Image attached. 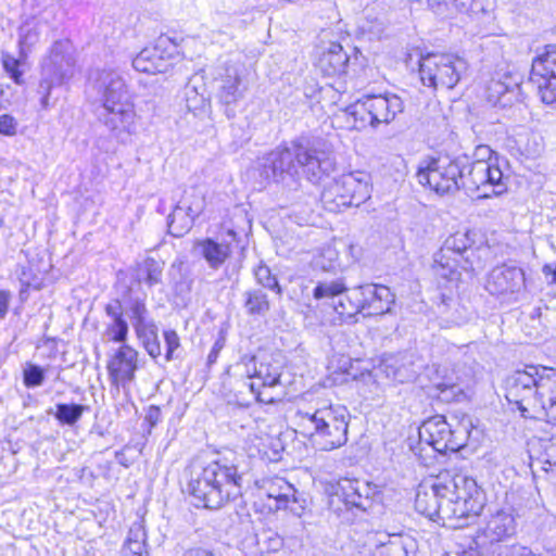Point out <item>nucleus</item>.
Listing matches in <instances>:
<instances>
[{"label":"nucleus","mask_w":556,"mask_h":556,"mask_svg":"<svg viewBox=\"0 0 556 556\" xmlns=\"http://www.w3.org/2000/svg\"><path fill=\"white\" fill-rule=\"evenodd\" d=\"M506 399L526 418H545L556 424V370L526 365L506 379Z\"/></svg>","instance_id":"nucleus-1"},{"label":"nucleus","mask_w":556,"mask_h":556,"mask_svg":"<svg viewBox=\"0 0 556 556\" xmlns=\"http://www.w3.org/2000/svg\"><path fill=\"white\" fill-rule=\"evenodd\" d=\"M92 87L101 103L97 111L98 121L112 139L122 144L129 143L137 131L138 115L125 80L117 72L103 70L97 74Z\"/></svg>","instance_id":"nucleus-2"},{"label":"nucleus","mask_w":556,"mask_h":556,"mask_svg":"<svg viewBox=\"0 0 556 556\" xmlns=\"http://www.w3.org/2000/svg\"><path fill=\"white\" fill-rule=\"evenodd\" d=\"M242 482L238 466L220 458L192 468L188 492L197 507L218 509L241 495Z\"/></svg>","instance_id":"nucleus-3"},{"label":"nucleus","mask_w":556,"mask_h":556,"mask_svg":"<svg viewBox=\"0 0 556 556\" xmlns=\"http://www.w3.org/2000/svg\"><path fill=\"white\" fill-rule=\"evenodd\" d=\"M301 433L320 451H332L348 442L349 412L344 406L325 405L296 414Z\"/></svg>","instance_id":"nucleus-4"},{"label":"nucleus","mask_w":556,"mask_h":556,"mask_svg":"<svg viewBox=\"0 0 556 556\" xmlns=\"http://www.w3.org/2000/svg\"><path fill=\"white\" fill-rule=\"evenodd\" d=\"M404 102L393 92L364 94L353 104L345 108L343 115L351 128L364 129L367 126L377 128L381 124H390L403 113Z\"/></svg>","instance_id":"nucleus-5"},{"label":"nucleus","mask_w":556,"mask_h":556,"mask_svg":"<svg viewBox=\"0 0 556 556\" xmlns=\"http://www.w3.org/2000/svg\"><path fill=\"white\" fill-rule=\"evenodd\" d=\"M468 167V155H440L422 160L417 168L418 182L439 195L455 194L460 190L462 173Z\"/></svg>","instance_id":"nucleus-6"},{"label":"nucleus","mask_w":556,"mask_h":556,"mask_svg":"<svg viewBox=\"0 0 556 556\" xmlns=\"http://www.w3.org/2000/svg\"><path fill=\"white\" fill-rule=\"evenodd\" d=\"M326 492L329 496V508L338 515L344 510L369 511L381 501L378 485L359 479L341 478L334 483H329Z\"/></svg>","instance_id":"nucleus-7"},{"label":"nucleus","mask_w":556,"mask_h":556,"mask_svg":"<svg viewBox=\"0 0 556 556\" xmlns=\"http://www.w3.org/2000/svg\"><path fill=\"white\" fill-rule=\"evenodd\" d=\"M447 421L445 416L435 415L419 428L420 442L430 445L435 452L445 454L465 447L470 435L471 421L468 417Z\"/></svg>","instance_id":"nucleus-8"},{"label":"nucleus","mask_w":556,"mask_h":556,"mask_svg":"<svg viewBox=\"0 0 556 556\" xmlns=\"http://www.w3.org/2000/svg\"><path fill=\"white\" fill-rule=\"evenodd\" d=\"M467 71V62L450 53H427L419 60V75L424 86L453 89Z\"/></svg>","instance_id":"nucleus-9"},{"label":"nucleus","mask_w":556,"mask_h":556,"mask_svg":"<svg viewBox=\"0 0 556 556\" xmlns=\"http://www.w3.org/2000/svg\"><path fill=\"white\" fill-rule=\"evenodd\" d=\"M75 59L68 40H58L53 43L50 54L42 63L41 79L38 92L42 94L41 104L48 105L51 89L63 84L74 75Z\"/></svg>","instance_id":"nucleus-10"},{"label":"nucleus","mask_w":556,"mask_h":556,"mask_svg":"<svg viewBox=\"0 0 556 556\" xmlns=\"http://www.w3.org/2000/svg\"><path fill=\"white\" fill-rule=\"evenodd\" d=\"M370 175L367 172H351L336 179L321 194L325 203L337 208L359 206L370 198Z\"/></svg>","instance_id":"nucleus-11"},{"label":"nucleus","mask_w":556,"mask_h":556,"mask_svg":"<svg viewBox=\"0 0 556 556\" xmlns=\"http://www.w3.org/2000/svg\"><path fill=\"white\" fill-rule=\"evenodd\" d=\"M258 173L265 181H274L296 189L299 170L294 141L290 147H279L264 155L260 161Z\"/></svg>","instance_id":"nucleus-12"},{"label":"nucleus","mask_w":556,"mask_h":556,"mask_svg":"<svg viewBox=\"0 0 556 556\" xmlns=\"http://www.w3.org/2000/svg\"><path fill=\"white\" fill-rule=\"evenodd\" d=\"M298 168L313 184H318L334 170L336 161L332 153L321 142L299 139L294 141Z\"/></svg>","instance_id":"nucleus-13"},{"label":"nucleus","mask_w":556,"mask_h":556,"mask_svg":"<svg viewBox=\"0 0 556 556\" xmlns=\"http://www.w3.org/2000/svg\"><path fill=\"white\" fill-rule=\"evenodd\" d=\"M460 189L468 194L476 193L478 198H490L505 191L503 173L498 166L486 163H470L462 173Z\"/></svg>","instance_id":"nucleus-14"},{"label":"nucleus","mask_w":556,"mask_h":556,"mask_svg":"<svg viewBox=\"0 0 556 556\" xmlns=\"http://www.w3.org/2000/svg\"><path fill=\"white\" fill-rule=\"evenodd\" d=\"M476 232L466 230V231H457L454 235L450 236L444 245L441 248V252L443 254H455L457 256H464V261L466 266L464 267L466 270H477L482 269L485 266V263L490 260L492 255V251L490 245L480 244L477 248H473L476 243L475 237Z\"/></svg>","instance_id":"nucleus-15"},{"label":"nucleus","mask_w":556,"mask_h":556,"mask_svg":"<svg viewBox=\"0 0 556 556\" xmlns=\"http://www.w3.org/2000/svg\"><path fill=\"white\" fill-rule=\"evenodd\" d=\"M348 291L341 279L318 282L314 288L313 296L316 300L331 299L337 314L343 323H353L356 315L362 314L359 296L355 298V288Z\"/></svg>","instance_id":"nucleus-16"},{"label":"nucleus","mask_w":556,"mask_h":556,"mask_svg":"<svg viewBox=\"0 0 556 556\" xmlns=\"http://www.w3.org/2000/svg\"><path fill=\"white\" fill-rule=\"evenodd\" d=\"M178 54L176 42L166 35H161L153 47L142 49L132 60V67L141 73H165Z\"/></svg>","instance_id":"nucleus-17"},{"label":"nucleus","mask_w":556,"mask_h":556,"mask_svg":"<svg viewBox=\"0 0 556 556\" xmlns=\"http://www.w3.org/2000/svg\"><path fill=\"white\" fill-rule=\"evenodd\" d=\"M530 81L538 87L543 102H556V47L547 46L533 59Z\"/></svg>","instance_id":"nucleus-18"},{"label":"nucleus","mask_w":556,"mask_h":556,"mask_svg":"<svg viewBox=\"0 0 556 556\" xmlns=\"http://www.w3.org/2000/svg\"><path fill=\"white\" fill-rule=\"evenodd\" d=\"M139 353L132 346L123 343L110 355L106 369L111 384L118 388H127L136 377L139 369Z\"/></svg>","instance_id":"nucleus-19"},{"label":"nucleus","mask_w":556,"mask_h":556,"mask_svg":"<svg viewBox=\"0 0 556 556\" xmlns=\"http://www.w3.org/2000/svg\"><path fill=\"white\" fill-rule=\"evenodd\" d=\"M245 67L241 63H226L217 83V98L225 104H236L243 99L248 90Z\"/></svg>","instance_id":"nucleus-20"},{"label":"nucleus","mask_w":556,"mask_h":556,"mask_svg":"<svg viewBox=\"0 0 556 556\" xmlns=\"http://www.w3.org/2000/svg\"><path fill=\"white\" fill-rule=\"evenodd\" d=\"M359 296L362 314L368 316H382L391 313L395 303V295L384 285L366 283L355 287V298Z\"/></svg>","instance_id":"nucleus-21"},{"label":"nucleus","mask_w":556,"mask_h":556,"mask_svg":"<svg viewBox=\"0 0 556 556\" xmlns=\"http://www.w3.org/2000/svg\"><path fill=\"white\" fill-rule=\"evenodd\" d=\"M443 479L439 476L430 485H420L415 497L416 510L432 520H442V508L450 492Z\"/></svg>","instance_id":"nucleus-22"},{"label":"nucleus","mask_w":556,"mask_h":556,"mask_svg":"<svg viewBox=\"0 0 556 556\" xmlns=\"http://www.w3.org/2000/svg\"><path fill=\"white\" fill-rule=\"evenodd\" d=\"M525 281L522 268L502 264L490 271L485 288L491 294L502 295L519 292L525 287Z\"/></svg>","instance_id":"nucleus-23"},{"label":"nucleus","mask_w":556,"mask_h":556,"mask_svg":"<svg viewBox=\"0 0 556 556\" xmlns=\"http://www.w3.org/2000/svg\"><path fill=\"white\" fill-rule=\"evenodd\" d=\"M440 476L444 477L443 485L448 488V495L465 503H470V508H483L485 497L482 489L473 478L462 473L451 476L448 472L441 473Z\"/></svg>","instance_id":"nucleus-24"},{"label":"nucleus","mask_w":556,"mask_h":556,"mask_svg":"<svg viewBox=\"0 0 556 556\" xmlns=\"http://www.w3.org/2000/svg\"><path fill=\"white\" fill-rule=\"evenodd\" d=\"M514 533V517L504 510H497L490 516L485 526L478 531L475 542L478 546H483L503 541Z\"/></svg>","instance_id":"nucleus-25"},{"label":"nucleus","mask_w":556,"mask_h":556,"mask_svg":"<svg viewBox=\"0 0 556 556\" xmlns=\"http://www.w3.org/2000/svg\"><path fill=\"white\" fill-rule=\"evenodd\" d=\"M520 83L513 75H505L504 79H492L486 87V101L492 106H511L520 101Z\"/></svg>","instance_id":"nucleus-26"},{"label":"nucleus","mask_w":556,"mask_h":556,"mask_svg":"<svg viewBox=\"0 0 556 556\" xmlns=\"http://www.w3.org/2000/svg\"><path fill=\"white\" fill-rule=\"evenodd\" d=\"M380 368L388 378L405 383L417 377L419 366L416 365L415 355L405 352L386 356Z\"/></svg>","instance_id":"nucleus-27"},{"label":"nucleus","mask_w":556,"mask_h":556,"mask_svg":"<svg viewBox=\"0 0 556 556\" xmlns=\"http://www.w3.org/2000/svg\"><path fill=\"white\" fill-rule=\"evenodd\" d=\"M104 313L109 318L105 324L104 336L109 341L115 343H126L128 339L129 326L124 315V307L119 300L115 299L105 304Z\"/></svg>","instance_id":"nucleus-28"},{"label":"nucleus","mask_w":556,"mask_h":556,"mask_svg":"<svg viewBox=\"0 0 556 556\" xmlns=\"http://www.w3.org/2000/svg\"><path fill=\"white\" fill-rule=\"evenodd\" d=\"M470 503H465L454 496L447 495L442 508V521L451 528H463L468 519L480 515L482 508H470Z\"/></svg>","instance_id":"nucleus-29"},{"label":"nucleus","mask_w":556,"mask_h":556,"mask_svg":"<svg viewBox=\"0 0 556 556\" xmlns=\"http://www.w3.org/2000/svg\"><path fill=\"white\" fill-rule=\"evenodd\" d=\"M416 544L410 536L403 534H382L372 551L374 556H410Z\"/></svg>","instance_id":"nucleus-30"},{"label":"nucleus","mask_w":556,"mask_h":556,"mask_svg":"<svg viewBox=\"0 0 556 556\" xmlns=\"http://www.w3.org/2000/svg\"><path fill=\"white\" fill-rule=\"evenodd\" d=\"M350 63L349 54L340 43L331 42L318 60V67L326 76H341L346 74Z\"/></svg>","instance_id":"nucleus-31"},{"label":"nucleus","mask_w":556,"mask_h":556,"mask_svg":"<svg viewBox=\"0 0 556 556\" xmlns=\"http://www.w3.org/2000/svg\"><path fill=\"white\" fill-rule=\"evenodd\" d=\"M442 372V377L433 382L431 394L445 403L460 402L466 396L460 378L454 371L447 372L446 368Z\"/></svg>","instance_id":"nucleus-32"},{"label":"nucleus","mask_w":556,"mask_h":556,"mask_svg":"<svg viewBox=\"0 0 556 556\" xmlns=\"http://www.w3.org/2000/svg\"><path fill=\"white\" fill-rule=\"evenodd\" d=\"M261 492L267 498L275 501L274 506L269 504L270 508L285 509L288 507L291 500L296 502L293 485L282 478H274L264 481Z\"/></svg>","instance_id":"nucleus-33"},{"label":"nucleus","mask_w":556,"mask_h":556,"mask_svg":"<svg viewBox=\"0 0 556 556\" xmlns=\"http://www.w3.org/2000/svg\"><path fill=\"white\" fill-rule=\"evenodd\" d=\"M244 366L248 378H257L261 381L260 386L274 387L279 383L281 376V368L277 364L261 363L256 367L255 357L244 356L237 367Z\"/></svg>","instance_id":"nucleus-34"},{"label":"nucleus","mask_w":556,"mask_h":556,"mask_svg":"<svg viewBox=\"0 0 556 556\" xmlns=\"http://www.w3.org/2000/svg\"><path fill=\"white\" fill-rule=\"evenodd\" d=\"M194 251L206 261L212 269H218L231 255L228 243H219L211 238L197 241Z\"/></svg>","instance_id":"nucleus-35"},{"label":"nucleus","mask_w":556,"mask_h":556,"mask_svg":"<svg viewBox=\"0 0 556 556\" xmlns=\"http://www.w3.org/2000/svg\"><path fill=\"white\" fill-rule=\"evenodd\" d=\"M121 556H149L147 532L142 521H135L130 526Z\"/></svg>","instance_id":"nucleus-36"},{"label":"nucleus","mask_w":556,"mask_h":556,"mask_svg":"<svg viewBox=\"0 0 556 556\" xmlns=\"http://www.w3.org/2000/svg\"><path fill=\"white\" fill-rule=\"evenodd\" d=\"M197 217L178 202L167 218L168 232L177 238L182 237L192 228Z\"/></svg>","instance_id":"nucleus-37"},{"label":"nucleus","mask_w":556,"mask_h":556,"mask_svg":"<svg viewBox=\"0 0 556 556\" xmlns=\"http://www.w3.org/2000/svg\"><path fill=\"white\" fill-rule=\"evenodd\" d=\"M163 269L164 262L147 257L137 266V282L140 285L143 281L149 288L162 283Z\"/></svg>","instance_id":"nucleus-38"},{"label":"nucleus","mask_w":556,"mask_h":556,"mask_svg":"<svg viewBox=\"0 0 556 556\" xmlns=\"http://www.w3.org/2000/svg\"><path fill=\"white\" fill-rule=\"evenodd\" d=\"M89 410V406L76 403H58L55 410L52 408L48 414H52L61 426L73 427L81 418L85 412Z\"/></svg>","instance_id":"nucleus-39"},{"label":"nucleus","mask_w":556,"mask_h":556,"mask_svg":"<svg viewBox=\"0 0 556 556\" xmlns=\"http://www.w3.org/2000/svg\"><path fill=\"white\" fill-rule=\"evenodd\" d=\"M458 260L439 251L433 258V270L435 275L447 281H457L460 277Z\"/></svg>","instance_id":"nucleus-40"},{"label":"nucleus","mask_w":556,"mask_h":556,"mask_svg":"<svg viewBox=\"0 0 556 556\" xmlns=\"http://www.w3.org/2000/svg\"><path fill=\"white\" fill-rule=\"evenodd\" d=\"M244 308L251 316H264L268 313L270 304L267 294L261 289L248 290L243 293Z\"/></svg>","instance_id":"nucleus-41"},{"label":"nucleus","mask_w":556,"mask_h":556,"mask_svg":"<svg viewBox=\"0 0 556 556\" xmlns=\"http://www.w3.org/2000/svg\"><path fill=\"white\" fill-rule=\"evenodd\" d=\"M40 30L38 23L35 20L25 22L20 27V53L21 56H26L27 52L39 41Z\"/></svg>","instance_id":"nucleus-42"},{"label":"nucleus","mask_w":556,"mask_h":556,"mask_svg":"<svg viewBox=\"0 0 556 556\" xmlns=\"http://www.w3.org/2000/svg\"><path fill=\"white\" fill-rule=\"evenodd\" d=\"M132 289H128L129 299L125 302V312L130 318L131 325L135 321L143 319L149 316V311L146 305V295L132 296Z\"/></svg>","instance_id":"nucleus-43"},{"label":"nucleus","mask_w":556,"mask_h":556,"mask_svg":"<svg viewBox=\"0 0 556 556\" xmlns=\"http://www.w3.org/2000/svg\"><path fill=\"white\" fill-rule=\"evenodd\" d=\"M179 203L190 211L191 215L200 216L205 207V198L200 190L191 188L189 191L185 192Z\"/></svg>","instance_id":"nucleus-44"},{"label":"nucleus","mask_w":556,"mask_h":556,"mask_svg":"<svg viewBox=\"0 0 556 556\" xmlns=\"http://www.w3.org/2000/svg\"><path fill=\"white\" fill-rule=\"evenodd\" d=\"M359 29L364 35H367L369 40L380 39L386 30V22L378 16L366 15Z\"/></svg>","instance_id":"nucleus-45"},{"label":"nucleus","mask_w":556,"mask_h":556,"mask_svg":"<svg viewBox=\"0 0 556 556\" xmlns=\"http://www.w3.org/2000/svg\"><path fill=\"white\" fill-rule=\"evenodd\" d=\"M45 381V369L39 365L26 363L23 369V382L27 388L40 387Z\"/></svg>","instance_id":"nucleus-46"},{"label":"nucleus","mask_w":556,"mask_h":556,"mask_svg":"<svg viewBox=\"0 0 556 556\" xmlns=\"http://www.w3.org/2000/svg\"><path fill=\"white\" fill-rule=\"evenodd\" d=\"M254 275H255L257 282L261 286H263L264 288H267L269 290L276 291L277 294L281 295L282 289L279 286L277 278L274 275H271L269 267L261 264L254 270Z\"/></svg>","instance_id":"nucleus-47"},{"label":"nucleus","mask_w":556,"mask_h":556,"mask_svg":"<svg viewBox=\"0 0 556 556\" xmlns=\"http://www.w3.org/2000/svg\"><path fill=\"white\" fill-rule=\"evenodd\" d=\"M1 62L5 73L14 80L15 84L21 85L23 83L20 71V60L11 55L9 52H1Z\"/></svg>","instance_id":"nucleus-48"},{"label":"nucleus","mask_w":556,"mask_h":556,"mask_svg":"<svg viewBox=\"0 0 556 556\" xmlns=\"http://www.w3.org/2000/svg\"><path fill=\"white\" fill-rule=\"evenodd\" d=\"M163 336L166 344L165 359L169 362L175 357L174 354L180 346V340L175 330H165Z\"/></svg>","instance_id":"nucleus-49"},{"label":"nucleus","mask_w":556,"mask_h":556,"mask_svg":"<svg viewBox=\"0 0 556 556\" xmlns=\"http://www.w3.org/2000/svg\"><path fill=\"white\" fill-rule=\"evenodd\" d=\"M131 326L139 340L147 336L149 337L154 332H157L156 325L152 319L149 318V316L138 321H135Z\"/></svg>","instance_id":"nucleus-50"},{"label":"nucleus","mask_w":556,"mask_h":556,"mask_svg":"<svg viewBox=\"0 0 556 556\" xmlns=\"http://www.w3.org/2000/svg\"><path fill=\"white\" fill-rule=\"evenodd\" d=\"M140 341H141L143 348L146 349V351L148 352V354L152 358L155 359L159 356H161L162 350H161V343H160V340L157 337V332H154L149 337L147 336V337L140 339Z\"/></svg>","instance_id":"nucleus-51"},{"label":"nucleus","mask_w":556,"mask_h":556,"mask_svg":"<svg viewBox=\"0 0 556 556\" xmlns=\"http://www.w3.org/2000/svg\"><path fill=\"white\" fill-rule=\"evenodd\" d=\"M494 9V0H472L467 14L478 16L486 14Z\"/></svg>","instance_id":"nucleus-52"},{"label":"nucleus","mask_w":556,"mask_h":556,"mask_svg":"<svg viewBox=\"0 0 556 556\" xmlns=\"http://www.w3.org/2000/svg\"><path fill=\"white\" fill-rule=\"evenodd\" d=\"M493 150L486 144H479L473 151V160L470 163H492Z\"/></svg>","instance_id":"nucleus-53"},{"label":"nucleus","mask_w":556,"mask_h":556,"mask_svg":"<svg viewBox=\"0 0 556 556\" xmlns=\"http://www.w3.org/2000/svg\"><path fill=\"white\" fill-rule=\"evenodd\" d=\"M17 123L15 118L9 114L0 116V134L5 136H13L16 132Z\"/></svg>","instance_id":"nucleus-54"},{"label":"nucleus","mask_w":556,"mask_h":556,"mask_svg":"<svg viewBox=\"0 0 556 556\" xmlns=\"http://www.w3.org/2000/svg\"><path fill=\"white\" fill-rule=\"evenodd\" d=\"M10 300V291L0 290V321L4 319L8 314Z\"/></svg>","instance_id":"nucleus-55"},{"label":"nucleus","mask_w":556,"mask_h":556,"mask_svg":"<svg viewBox=\"0 0 556 556\" xmlns=\"http://www.w3.org/2000/svg\"><path fill=\"white\" fill-rule=\"evenodd\" d=\"M146 420L151 427L156 426L161 421V409L159 406L151 405L146 415Z\"/></svg>","instance_id":"nucleus-56"},{"label":"nucleus","mask_w":556,"mask_h":556,"mask_svg":"<svg viewBox=\"0 0 556 556\" xmlns=\"http://www.w3.org/2000/svg\"><path fill=\"white\" fill-rule=\"evenodd\" d=\"M224 345H225L224 339H218L215 341L214 345L212 346V349L207 355V365H212L217 361L218 355H219L222 349L224 348Z\"/></svg>","instance_id":"nucleus-57"},{"label":"nucleus","mask_w":556,"mask_h":556,"mask_svg":"<svg viewBox=\"0 0 556 556\" xmlns=\"http://www.w3.org/2000/svg\"><path fill=\"white\" fill-rule=\"evenodd\" d=\"M182 556H215V554L208 548L195 546L185 551Z\"/></svg>","instance_id":"nucleus-58"},{"label":"nucleus","mask_w":556,"mask_h":556,"mask_svg":"<svg viewBox=\"0 0 556 556\" xmlns=\"http://www.w3.org/2000/svg\"><path fill=\"white\" fill-rule=\"evenodd\" d=\"M508 556H540L534 554L529 547L514 545L510 547Z\"/></svg>","instance_id":"nucleus-59"},{"label":"nucleus","mask_w":556,"mask_h":556,"mask_svg":"<svg viewBox=\"0 0 556 556\" xmlns=\"http://www.w3.org/2000/svg\"><path fill=\"white\" fill-rule=\"evenodd\" d=\"M20 280L24 286H26L28 288L29 287H33L35 289L39 288V282L37 281L36 277H30V275H28V273L25 268L21 273Z\"/></svg>","instance_id":"nucleus-60"},{"label":"nucleus","mask_w":556,"mask_h":556,"mask_svg":"<svg viewBox=\"0 0 556 556\" xmlns=\"http://www.w3.org/2000/svg\"><path fill=\"white\" fill-rule=\"evenodd\" d=\"M447 2V0H444ZM456 10L463 13H467L472 0H450Z\"/></svg>","instance_id":"nucleus-61"},{"label":"nucleus","mask_w":556,"mask_h":556,"mask_svg":"<svg viewBox=\"0 0 556 556\" xmlns=\"http://www.w3.org/2000/svg\"><path fill=\"white\" fill-rule=\"evenodd\" d=\"M455 304H456V302L453 299L442 295V301L438 305L439 312L441 314H447V308Z\"/></svg>","instance_id":"nucleus-62"},{"label":"nucleus","mask_w":556,"mask_h":556,"mask_svg":"<svg viewBox=\"0 0 556 556\" xmlns=\"http://www.w3.org/2000/svg\"><path fill=\"white\" fill-rule=\"evenodd\" d=\"M543 273L546 277L552 276V282L556 283V265L546 264L543 267Z\"/></svg>","instance_id":"nucleus-63"},{"label":"nucleus","mask_w":556,"mask_h":556,"mask_svg":"<svg viewBox=\"0 0 556 556\" xmlns=\"http://www.w3.org/2000/svg\"><path fill=\"white\" fill-rule=\"evenodd\" d=\"M460 556H481V555L476 549L470 547L468 549L463 551Z\"/></svg>","instance_id":"nucleus-64"}]
</instances>
